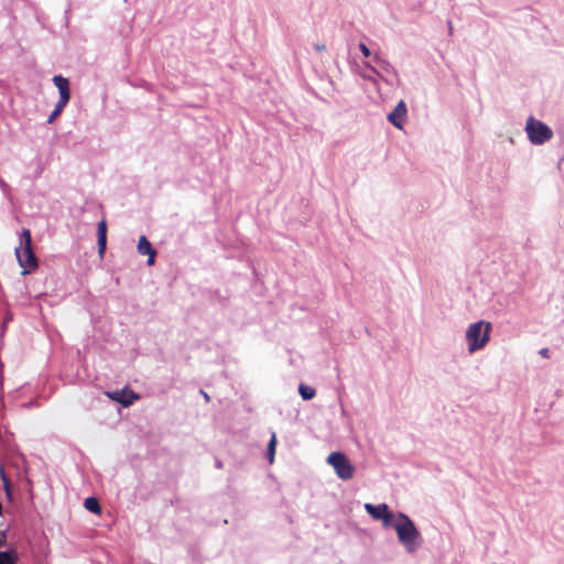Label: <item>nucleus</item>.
<instances>
[{"instance_id": "f257e3e1", "label": "nucleus", "mask_w": 564, "mask_h": 564, "mask_svg": "<svg viewBox=\"0 0 564 564\" xmlns=\"http://www.w3.org/2000/svg\"><path fill=\"white\" fill-rule=\"evenodd\" d=\"M393 529L397 532L399 543L408 553H414L421 544V533L414 521L404 512L395 513Z\"/></svg>"}, {"instance_id": "f03ea898", "label": "nucleus", "mask_w": 564, "mask_h": 564, "mask_svg": "<svg viewBox=\"0 0 564 564\" xmlns=\"http://www.w3.org/2000/svg\"><path fill=\"white\" fill-rule=\"evenodd\" d=\"M15 257L23 273H29L39 267L37 258L32 249V237L29 229H22L20 245L15 248Z\"/></svg>"}, {"instance_id": "7ed1b4c3", "label": "nucleus", "mask_w": 564, "mask_h": 564, "mask_svg": "<svg viewBox=\"0 0 564 564\" xmlns=\"http://www.w3.org/2000/svg\"><path fill=\"white\" fill-rule=\"evenodd\" d=\"M491 324L485 321H478L468 326L466 339L468 351L475 352L482 349L490 339Z\"/></svg>"}, {"instance_id": "20e7f679", "label": "nucleus", "mask_w": 564, "mask_h": 564, "mask_svg": "<svg viewBox=\"0 0 564 564\" xmlns=\"http://www.w3.org/2000/svg\"><path fill=\"white\" fill-rule=\"evenodd\" d=\"M52 82L58 89L59 98L55 104L53 111L50 113L46 120L48 124L53 123L56 120V118L61 116V113L63 112L64 108L70 99V87L68 78L62 75H55L53 76Z\"/></svg>"}, {"instance_id": "39448f33", "label": "nucleus", "mask_w": 564, "mask_h": 564, "mask_svg": "<svg viewBox=\"0 0 564 564\" xmlns=\"http://www.w3.org/2000/svg\"><path fill=\"white\" fill-rule=\"evenodd\" d=\"M529 141L534 145H542L553 137L552 129L544 122L529 117L525 123Z\"/></svg>"}, {"instance_id": "423d86ee", "label": "nucleus", "mask_w": 564, "mask_h": 564, "mask_svg": "<svg viewBox=\"0 0 564 564\" xmlns=\"http://www.w3.org/2000/svg\"><path fill=\"white\" fill-rule=\"evenodd\" d=\"M326 463L334 468L339 479L346 481L354 477L355 467L343 452L330 453L326 458Z\"/></svg>"}, {"instance_id": "0eeeda50", "label": "nucleus", "mask_w": 564, "mask_h": 564, "mask_svg": "<svg viewBox=\"0 0 564 564\" xmlns=\"http://www.w3.org/2000/svg\"><path fill=\"white\" fill-rule=\"evenodd\" d=\"M106 395L112 401L118 402L123 408H128L138 399V394L128 388L121 390L108 391Z\"/></svg>"}, {"instance_id": "6e6552de", "label": "nucleus", "mask_w": 564, "mask_h": 564, "mask_svg": "<svg viewBox=\"0 0 564 564\" xmlns=\"http://www.w3.org/2000/svg\"><path fill=\"white\" fill-rule=\"evenodd\" d=\"M406 105L403 100H400L394 109L388 115V121L398 129H402L405 117H406Z\"/></svg>"}, {"instance_id": "1a4fd4ad", "label": "nucleus", "mask_w": 564, "mask_h": 564, "mask_svg": "<svg viewBox=\"0 0 564 564\" xmlns=\"http://www.w3.org/2000/svg\"><path fill=\"white\" fill-rule=\"evenodd\" d=\"M137 250L142 256H148L147 264L153 265L155 262L156 250L153 248L149 239L142 235L139 238Z\"/></svg>"}, {"instance_id": "9d476101", "label": "nucleus", "mask_w": 564, "mask_h": 564, "mask_svg": "<svg viewBox=\"0 0 564 564\" xmlns=\"http://www.w3.org/2000/svg\"><path fill=\"white\" fill-rule=\"evenodd\" d=\"M97 246L98 253L102 258L107 248V224L105 219L97 225Z\"/></svg>"}, {"instance_id": "9b49d317", "label": "nucleus", "mask_w": 564, "mask_h": 564, "mask_svg": "<svg viewBox=\"0 0 564 564\" xmlns=\"http://www.w3.org/2000/svg\"><path fill=\"white\" fill-rule=\"evenodd\" d=\"M364 66L369 72H361L360 76L368 82H371L372 84H377V77L382 78L386 83L390 84V80L379 72V69L376 66H372L369 62H365Z\"/></svg>"}, {"instance_id": "f8f14e48", "label": "nucleus", "mask_w": 564, "mask_h": 564, "mask_svg": "<svg viewBox=\"0 0 564 564\" xmlns=\"http://www.w3.org/2000/svg\"><path fill=\"white\" fill-rule=\"evenodd\" d=\"M365 510L375 520H380V519H383V516L389 510V507L387 503H379V505L366 503Z\"/></svg>"}, {"instance_id": "ddd939ff", "label": "nucleus", "mask_w": 564, "mask_h": 564, "mask_svg": "<svg viewBox=\"0 0 564 564\" xmlns=\"http://www.w3.org/2000/svg\"><path fill=\"white\" fill-rule=\"evenodd\" d=\"M373 61L377 64L376 67L381 74L386 73L387 75H397L395 68L391 65V63H389L387 59H383L378 54L373 55Z\"/></svg>"}, {"instance_id": "4468645a", "label": "nucleus", "mask_w": 564, "mask_h": 564, "mask_svg": "<svg viewBox=\"0 0 564 564\" xmlns=\"http://www.w3.org/2000/svg\"><path fill=\"white\" fill-rule=\"evenodd\" d=\"M19 555L15 549H9L0 552V564H17Z\"/></svg>"}, {"instance_id": "2eb2a0df", "label": "nucleus", "mask_w": 564, "mask_h": 564, "mask_svg": "<svg viewBox=\"0 0 564 564\" xmlns=\"http://www.w3.org/2000/svg\"><path fill=\"white\" fill-rule=\"evenodd\" d=\"M84 507L95 514L101 513V507L99 500L96 497H87L84 501Z\"/></svg>"}, {"instance_id": "dca6fc26", "label": "nucleus", "mask_w": 564, "mask_h": 564, "mask_svg": "<svg viewBox=\"0 0 564 564\" xmlns=\"http://www.w3.org/2000/svg\"><path fill=\"white\" fill-rule=\"evenodd\" d=\"M299 393L304 401H308L315 397L316 391L313 387L306 386L304 383H300Z\"/></svg>"}, {"instance_id": "f3484780", "label": "nucleus", "mask_w": 564, "mask_h": 564, "mask_svg": "<svg viewBox=\"0 0 564 564\" xmlns=\"http://www.w3.org/2000/svg\"><path fill=\"white\" fill-rule=\"evenodd\" d=\"M275 447H276V435L275 433H272L270 441L267 446V459L270 464L274 462V455H275Z\"/></svg>"}, {"instance_id": "a211bd4d", "label": "nucleus", "mask_w": 564, "mask_h": 564, "mask_svg": "<svg viewBox=\"0 0 564 564\" xmlns=\"http://www.w3.org/2000/svg\"><path fill=\"white\" fill-rule=\"evenodd\" d=\"M1 478L3 480V488H4V491H6V496L9 500H12L13 498V494H12V488H11V484H10V480L9 478L7 477L4 470H1Z\"/></svg>"}, {"instance_id": "6ab92c4d", "label": "nucleus", "mask_w": 564, "mask_h": 564, "mask_svg": "<svg viewBox=\"0 0 564 564\" xmlns=\"http://www.w3.org/2000/svg\"><path fill=\"white\" fill-rule=\"evenodd\" d=\"M382 521V524L384 528H390L392 527L393 528V523L395 521V514L392 513L390 510H388L386 512V514L383 516V519H380Z\"/></svg>"}, {"instance_id": "aec40b11", "label": "nucleus", "mask_w": 564, "mask_h": 564, "mask_svg": "<svg viewBox=\"0 0 564 564\" xmlns=\"http://www.w3.org/2000/svg\"><path fill=\"white\" fill-rule=\"evenodd\" d=\"M358 47H359V51L362 53V55L365 57L371 56V52H370L369 47L365 43H362V42L359 43Z\"/></svg>"}, {"instance_id": "412c9836", "label": "nucleus", "mask_w": 564, "mask_h": 564, "mask_svg": "<svg viewBox=\"0 0 564 564\" xmlns=\"http://www.w3.org/2000/svg\"><path fill=\"white\" fill-rule=\"evenodd\" d=\"M7 545V531L0 532V547Z\"/></svg>"}, {"instance_id": "4be33fe9", "label": "nucleus", "mask_w": 564, "mask_h": 564, "mask_svg": "<svg viewBox=\"0 0 564 564\" xmlns=\"http://www.w3.org/2000/svg\"><path fill=\"white\" fill-rule=\"evenodd\" d=\"M539 355L542 356L543 358H549L550 357V350L549 348H541L539 350Z\"/></svg>"}, {"instance_id": "5701e85b", "label": "nucleus", "mask_w": 564, "mask_h": 564, "mask_svg": "<svg viewBox=\"0 0 564 564\" xmlns=\"http://www.w3.org/2000/svg\"><path fill=\"white\" fill-rule=\"evenodd\" d=\"M314 48L317 51V52H323L326 50V46L325 44H322V43H317L314 45Z\"/></svg>"}, {"instance_id": "b1692460", "label": "nucleus", "mask_w": 564, "mask_h": 564, "mask_svg": "<svg viewBox=\"0 0 564 564\" xmlns=\"http://www.w3.org/2000/svg\"><path fill=\"white\" fill-rule=\"evenodd\" d=\"M215 467H216V468H218V469H221V468L224 467L223 462H221V460H219V459H217V460L215 462Z\"/></svg>"}, {"instance_id": "393cba45", "label": "nucleus", "mask_w": 564, "mask_h": 564, "mask_svg": "<svg viewBox=\"0 0 564 564\" xmlns=\"http://www.w3.org/2000/svg\"><path fill=\"white\" fill-rule=\"evenodd\" d=\"M42 171H43V169H42V167L36 169V177H37V176H40V175L42 174Z\"/></svg>"}, {"instance_id": "a878e982", "label": "nucleus", "mask_w": 564, "mask_h": 564, "mask_svg": "<svg viewBox=\"0 0 564 564\" xmlns=\"http://www.w3.org/2000/svg\"><path fill=\"white\" fill-rule=\"evenodd\" d=\"M200 392L203 393V395H204L205 400H207V401H208V400H209L208 394H207V393H205L203 390H200Z\"/></svg>"}, {"instance_id": "bb28decb", "label": "nucleus", "mask_w": 564, "mask_h": 564, "mask_svg": "<svg viewBox=\"0 0 564 564\" xmlns=\"http://www.w3.org/2000/svg\"><path fill=\"white\" fill-rule=\"evenodd\" d=\"M452 30H453V29H452V23H451V22H448V31H449V33H452Z\"/></svg>"}]
</instances>
